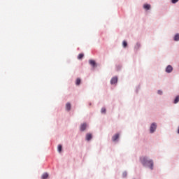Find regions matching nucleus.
Wrapping results in <instances>:
<instances>
[{"label": "nucleus", "instance_id": "obj_13", "mask_svg": "<svg viewBox=\"0 0 179 179\" xmlns=\"http://www.w3.org/2000/svg\"><path fill=\"white\" fill-rule=\"evenodd\" d=\"M122 46L124 47V48H127V47L128 46V43H127V41H124L122 42Z\"/></svg>", "mask_w": 179, "mask_h": 179}, {"label": "nucleus", "instance_id": "obj_20", "mask_svg": "<svg viewBox=\"0 0 179 179\" xmlns=\"http://www.w3.org/2000/svg\"><path fill=\"white\" fill-rule=\"evenodd\" d=\"M158 94H163V92L162 90H158Z\"/></svg>", "mask_w": 179, "mask_h": 179}, {"label": "nucleus", "instance_id": "obj_1", "mask_svg": "<svg viewBox=\"0 0 179 179\" xmlns=\"http://www.w3.org/2000/svg\"><path fill=\"white\" fill-rule=\"evenodd\" d=\"M140 162L142 163L143 166H148L151 170H153V160L148 159L146 157H141Z\"/></svg>", "mask_w": 179, "mask_h": 179}, {"label": "nucleus", "instance_id": "obj_21", "mask_svg": "<svg viewBox=\"0 0 179 179\" xmlns=\"http://www.w3.org/2000/svg\"><path fill=\"white\" fill-rule=\"evenodd\" d=\"M139 47H140V45L138 43H137L136 45V48H139Z\"/></svg>", "mask_w": 179, "mask_h": 179}, {"label": "nucleus", "instance_id": "obj_6", "mask_svg": "<svg viewBox=\"0 0 179 179\" xmlns=\"http://www.w3.org/2000/svg\"><path fill=\"white\" fill-rule=\"evenodd\" d=\"M87 127V124H86V123H83V124H81L80 129V131H85V129H86Z\"/></svg>", "mask_w": 179, "mask_h": 179}, {"label": "nucleus", "instance_id": "obj_9", "mask_svg": "<svg viewBox=\"0 0 179 179\" xmlns=\"http://www.w3.org/2000/svg\"><path fill=\"white\" fill-rule=\"evenodd\" d=\"M89 62L93 68H96V62L94 60H90Z\"/></svg>", "mask_w": 179, "mask_h": 179}, {"label": "nucleus", "instance_id": "obj_7", "mask_svg": "<svg viewBox=\"0 0 179 179\" xmlns=\"http://www.w3.org/2000/svg\"><path fill=\"white\" fill-rule=\"evenodd\" d=\"M92 138H93V136L92 135V134L88 133L86 135V140L87 141H90V139H92Z\"/></svg>", "mask_w": 179, "mask_h": 179}, {"label": "nucleus", "instance_id": "obj_15", "mask_svg": "<svg viewBox=\"0 0 179 179\" xmlns=\"http://www.w3.org/2000/svg\"><path fill=\"white\" fill-rule=\"evenodd\" d=\"M83 57H85V55H83V53H80V54L78 55V59H82V58H83Z\"/></svg>", "mask_w": 179, "mask_h": 179}, {"label": "nucleus", "instance_id": "obj_18", "mask_svg": "<svg viewBox=\"0 0 179 179\" xmlns=\"http://www.w3.org/2000/svg\"><path fill=\"white\" fill-rule=\"evenodd\" d=\"M57 149H58V152H61V151L62 150V145H59Z\"/></svg>", "mask_w": 179, "mask_h": 179}, {"label": "nucleus", "instance_id": "obj_8", "mask_svg": "<svg viewBox=\"0 0 179 179\" xmlns=\"http://www.w3.org/2000/svg\"><path fill=\"white\" fill-rule=\"evenodd\" d=\"M143 8L145 10H149L150 9V5L148 4V3H145V4L143 5Z\"/></svg>", "mask_w": 179, "mask_h": 179}, {"label": "nucleus", "instance_id": "obj_4", "mask_svg": "<svg viewBox=\"0 0 179 179\" xmlns=\"http://www.w3.org/2000/svg\"><path fill=\"white\" fill-rule=\"evenodd\" d=\"M118 82V78L117 77H113L111 80H110V83L112 85H115V83H117Z\"/></svg>", "mask_w": 179, "mask_h": 179}, {"label": "nucleus", "instance_id": "obj_3", "mask_svg": "<svg viewBox=\"0 0 179 179\" xmlns=\"http://www.w3.org/2000/svg\"><path fill=\"white\" fill-rule=\"evenodd\" d=\"M166 72L167 73H171V72H173V66H171V65H169L166 68Z\"/></svg>", "mask_w": 179, "mask_h": 179}, {"label": "nucleus", "instance_id": "obj_10", "mask_svg": "<svg viewBox=\"0 0 179 179\" xmlns=\"http://www.w3.org/2000/svg\"><path fill=\"white\" fill-rule=\"evenodd\" d=\"M71 103H67L66 104V110H67V111H70V110H71Z\"/></svg>", "mask_w": 179, "mask_h": 179}, {"label": "nucleus", "instance_id": "obj_16", "mask_svg": "<svg viewBox=\"0 0 179 179\" xmlns=\"http://www.w3.org/2000/svg\"><path fill=\"white\" fill-rule=\"evenodd\" d=\"M179 101V96H176V98L174 100V103L177 104V103H178Z\"/></svg>", "mask_w": 179, "mask_h": 179}, {"label": "nucleus", "instance_id": "obj_2", "mask_svg": "<svg viewBox=\"0 0 179 179\" xmlns=\"http://www.w3.org/2000/svg\"><path fill=\"white\" fill-rule=\"evenodd\" d=\"M156 128H157V124L156 123H152L150 126V131L151 134H153L155 131H156Z\"/></svg>", "mask_w": 179, "mask_h": 179}, {"label": "nucleus", "instance_id": "obj_22", "mask_svg": "<svg viewBox=\"0 0 179 179\" xmlns=\"http://www.w3.org/2000/svg\"><path fill=\"white\" fill-rule=\"evenodd\" d=\"M123 177H127V172L123 173Z\"/></svg>", "mask_w": 179, "mask_h": 179}, {"label": "nucleus", "instance_id": "obj_17", "mask_svg": "<svg viewBox=\"0 0 179 179\" xmlns=\"http://www.w3.org/2000/svg\"><path fill=\"white\" fill-rule=\"evenodd\" d=\"M106 108H101V113H102V114H106Z\"/></svg>", "mask_w": 179, "mask_h": 179}, {"label": "nucleus", "instance_id": "obj_11", "mask_svg": "<svg viewBox=\"0 0 179 179\" xmlns=\"http://www.w3.org/2000/svg\"><path fill=\"white\" fill-rule=\"evenodd\" d=\"M42 179H46V178H48V173H45L42 175V177H41Z\"/></svg>", "mask_w": 179, "mask_h": 179}, {"label": "nucleus", "instance_id": "obj_12", "mask_svg": "<svg viewBox=\"0 0 179 179\" xmlns=\"http://www.w3.org/2000/svg\"><path fill=\"white\" fill-rule=\"evenodd\" d=\"M174 41H179V34H176L174 36Z\"/></svg>", "mask_w": 179, "mask_h": 179}, {"label": "nucleus", "instance_id": "obj_14", "mask_svg": "<svg viewBox=\"0 0 179 179\" xmlns=\"http://www.w3.org/2000/svg\"><path fill=\"white\" fill-rule=\"evenodd\" d=\"M80 82H81L80 78H77L76 82V85L77 86H79V85H80Z\"/></svg>", "mask_w": 179, "mask_h": 179}, {"label": "nucleus", "instance_id": "obj_19", "mask_svg": "<svg viewBox=\"0 0 179 179\" xmlns=\"http://www.w3.org/2000/svg\"><path fill=\"white\" fill-rule=\"evenodd\" d=\"M178 0H171L172 3H177Z\"/></svg>", "mask_w": 179, "mask_h": 179}, {"label": "nucleus", "instance_id": "obj_5", "mask_svg": "<svg viewBox=\"0 0 179 179\" xmlns=\"http://www.w3.org/2000/svg\"><path fill=\"white\" fill-rule=\"evenodd\" d=\"M118 138H120V134H115L113 137H112V141L113 142L117 141V140L118 139Z\"/></svg>", "mask_w": 179, "mask_h": 179}]
</instances>
